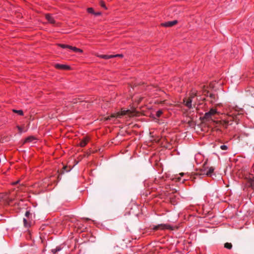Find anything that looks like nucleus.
<instances>
[{
	"instance_id": "obj_1",
	"label": "nucleus",
	"mask_w": 254,
	"mask_h": 254,
	"mask_svg": "<svg viewBox=\"0 0 254 254\" xmlns=\"http://www.w3.org/2000/svg\"><path fill=\"white\" fill-rule=\"evenodd\" d=\"M126 115H128L129 116H131L132 115V113L128 110H123L120 112H118L117 113L114 114L112 115L111 116L108 117L107 118V120H111L113 118H120L122 116Z\"/></svg>"
},
{
	"instance_id": "obj_2",
	"label": "nucleus",
	"mask_w": 254,
	"mask_h": 254,
	"mask_svg": "<svg viewBox=\"0 0 254 254\" xmlns=\"http://www.w3.org/2000/svg\"><path fill=\"white\" fill-rule=\"evenodd\" d=\"M216 114H218L217 110L214 108H211L208 112L204 114L203 119L206 121H209L212 120V117Z\"/></svg>"
},
{
	"instance_id": "obj_3",
	"label": "nucleus",
	"mask_w": 254,
	"mask_h": 254,
	"mask_svg": "<svg viewBox=\"0 0 254 254\" xmlns=\"http://www.w3.org/2000/svg\"><path fill=\"white\" fill-rule=\"evenodd\" d=\"M214 170L213 167H208L207 166V160L204 163L201 171L203 172L202 174L206 175V176H211Z\"/></svg>"
},
{
	"instance_id": "obj_4",
	"label": "nucleus",
	"mask_w": 254,
	"mask_h": 254,
	"mask_svg": "<svg viewBox=\"0 0 254 254\" xmlns=\"http://www.w3.org/2000/svg\"><path fill=\"white\" fill-rule=\"evenodd\" d=\"M153 229L154 230H166V229L172 230L173 229H172V227L169 224H159L158 225L153 226Z\"/></svg>"
},
{
	"instance_id": "obj_5",
	"label": "nucleus",
	"mask_w": 254,
	"mask_h": 254,
	"mask_svg": "<svg viewBox=\"0 0 254 254\" xmlns=\"http://www.w3.org/2000/svg\"><path fill=\"white\" fill-rule=\"evenodd\" d=\"M58 46L63 49H66V48L69 49L71 50H72L75 52H79L81 53H82L83 52V51L81 49L77 48L75 47H72V46H69L68 45L59 44Z\"/></svg>"
},
{
	"instance_id": "obj_6",
	"label": "nucleus",
	"mask_w": 254,
	"mask_h": 254,
	"mask_svg": "<svg viewBox=\"0 0 254 254\" xmlns=\"http://www.w3.org/2000/svg\"><path fill=\"white\" fill-rule=\"evenodd\" d=\"M178 22V21L176 20L171 21H167L164 23H161V25L164 27H170L174 26L176 24H177Z\"/></svg>"
},
{
	"instance_id": "obj_7",
	"label": "nucleus",
	"mask_w": 254,
	"mask_h": 254,
	"mask_svg": "<svg viewBox=\"0 0 254 254\" xmlns=\"http://www.w3.org/2000/svg\"><path fill=\"white\" fill-rule=\"evenodd\" d=\"M192 99L189 97L188 98L184 99L183 102L187 107L189 109H190L192 107Z\"/></svg>"
},
{
	"instance_id": "obj_8",
	"label": "nucleus",
	"mask_w": 254,
	"mask_h": 254,
	"mask_svg": "<svg viewBox=\"0 0 254 254\" xmlns=\"http://www.w3.org/2000/svg\"><path fill=\"white\" fill-rule=\"evenodd\" d=\"M36 142V138L33 136H30L27 137L24 143H35Z\"/></svg>"
},
{
	"instance_id": "obj_9",
	"label": "nucleus",
	"mask_w": 254,
	"mask_h": 254,
	"mask_svg": "<svg viewBox=\"0 0 254 254\" xmlns=\"http://www.w3.org/2000/svg\"><path fill=\"white\" fill-rule=\"evenodd\" d=\"M55 67L61 69H69L70 68V67L67 65L59 64H55Z\"/></svg>"
},
{
	"instance_id": "obj_10",
	"label": "nucleus",
	"mask_w": 254,
	"mask_h": 254,
	"mask_svg": "<svg viewBox=\"0 0 254 254\" xmlns=\"http://www.w3.org/2000/svg\"><path fill=\"white\" fill-rule=\"evenodd\" d=\"M46 19L49 21V23L54 24L55 20L53 16L50 14H46L45 15Z\"/></svg>"
},
{
	"instance_id": "obj_11",
	"label": "nucleus",
	"mask_w": 254,
	"mask_h": 254,
	"mask_svg": "<svg viewBox=\"0 0 254 254\" xmlns=\"http://www.w3.org/2000/svg\"><path fill=\"white\" fill-rule=\"evenodd\" d=\"M205 95L207 97H209L211 99V102H214L216 100V96L214 94L209 93V92H207Z\"/></svg>"
},
{
	"instance_id": "obj_12",
	"label": "nucleus",
	"mask_w": 254,
	"mask_h": 254,
	"mask_svg": "<svg viewBox=\"0 0 254 254\" xmlns=\"http://www.w3.org/2000/svg\"><path fill=\"white\" fill-rule=\"evenodd\" d=\"M88 141L87 137H84L80 142L79 145L81 147H84Z\"/></svg>"
},
{
	"instance_id": "obj_13",
	"label": "nucleus",
	"mask_w": 254,
	"mask_h": 254,
	"mask_svg": "<svg viewBox=\"0 0 254 254\" xmlns=\"http://www.w3.org/2000/svg\"><path fill=\"white\" fill-rule=\"evenodd\" d=\"M116 56L107 55H98V57L104 59H109L112 58H114Z\"/></svg>"
},
{
	"instance_id": "obj_14",
	"label": "nucleus",
	"mask_w": 254,
	"mask_h": 254,
	"mask_svg": "<svg viewBox=\"0 0 254 254\" xmlns=\"http://www.w3.org/2000/svg\"><path fill=\"white\" fill-rule=\"evenodd\" d=\"M12 111H13V112H14L15 113H17V114H18L20 116H23V112L21 110H18L13 109Z\"/></svg>"
},
{
	"instance_id": "obj_15",
	"label": "nucleus",
	"mask_w": 254,
	"mask_h": 254,
	"mask_svg": "<svg viewBox=\"0 0 254 254\" xmlns=\"http://www.w3.org/2000/svg\"><path fill=\"white\" fill-rule=\"evenodd\" d=\"M61 250V248L59 247H57L56 248L52 249V252L54 254L57 253L58 252H59Z\"/></svg>"
},
{
	"instance_id": "obj_16",
	"label": "nucleus",
	"mask_w": 254,
	"mask_h": 254,
	"mask_svg": "<svg viewBox=\"0 0 254 254\" xmlns=\"http://www.w3.org/2000/svg\"><path fill=\"white\" fill-rule=\"evenodd\" d=\"M196 96V92L195 90H194V91H191V92L190 94V96L189 97L192 99Z\"/></svg>"
},
{
	"instance_id": "obj_17",
	"label": "nucleus",
	"mask_w": 254,
	"mask_h": 254,
	"mask_svg": "<svg viewBox=\"0 0 254 254\" xmlns=\"http://www.w3.org/2000/svg\"><path fill=\"white\" fill-rule=\"evenodd\" d=\"M82 101L80 100V99H77L74 98L72 101H71V102L73 103V104H76L78 102H82Z\"/></svg>"
},
{
	"instance_id": "obj_18",
	"label": "nucleus",
	"mask_w": 254,
	"mask_h": 254,
	"mask_svg": "<svg viewBox=\"0 0 254 254\" xmlns=\"http://www.w3.org/2000/svg\"><path fill=\"white\" fill-rule=\"evenodd\" d=\"M224 247L226 249H231L232 247V245L231 243H226L225 244Z\"/></svg>"
},
{
	"instance_id": "obj_19",
	"label": "nucleus",
	"mask_w": 254,
	"mask_h": 254,
	"mask_svg": "<svg viewBox=\"0 0 254 254\" xmlns=\"http://www.w3.org/2000/svg\"><path fill=\"white\" fill-rule=\"evenodd\" d=\"M23 223L25 227H28L30 226L29 224L28 223L27 220L25 218H23Z\"/></svg>"
},
{
	"instance_id": "obj_20",
	"label": "nucleus",
	"mask_w": 254,
	"mask_h": 254,
	"mask_svg": "<svg viewBox=\"0 0 254 254\" xmlns=\"http://www.w3.org/2000/svg\"><path fill=\"white\" fill-rule=\"evenodd\" d=\"M162 113H163L162 111L161 110H159L157 111L156 114V116L158 118H159V117H160L161 116V115L162 114Z\"/></svg>"
},
{
	"instance_id": "obj_21",
	"label": "nucleus",
	"mask_w": 254,
	"mask_h": 254,
	"mask_svg": "<svg viewBox=\"0 0 254 254\" xmlns=\"http://www.w3.org/2000/svg\"><path fill=\"white\" fill-rule=\"evenodd\" d=\"M87 12L89 13H91L94 14V9L92 7H89L87 9Z\"/></svg>"
},
{
	"instance_id": "obj_22",
	"label": "nucleus",
	"mask_w": 254,
	"mask_h": 254,
	"mask_svg": "<svg viewBox=\"0 0 254 254\" xmlns=\"http://www.w3.org/2000/svg\"><path fill=\"white\" fill-rule=\"evenodd\" d=\"M17 128L18 129L19 132L20 133H21L23 132H25L26 131V130H23L22 127H21L17 126Z\"/></svg>"
},
{
	"instance_id": "obj_23",
	"label": "nucleus",
	"mask_w": 254,
	"mask_h": 254,
	"mask_svg": "<svg viewBox=\"0 0 254 254\" xmlns=\"http://www.w3.org/2000/svg\"><path fill=\"white\" fill-rule=\"evenodd\" d=\"M100 4L101 6H102V7L103 8H104V9H107V7L106 6L105 4V3H104V1H101L100 2Z\"/></svg>"
},
{
	"instance_id": "obj_24",
	"label": "nucleus",
	"mask_w": 254,
	"mask_h": 254,
	"mask_svg": "<svg viewBox=\"0 0 254 254\" xmlns=\"http://www.w3.org/2000/svg\"><path fill=\"white\" fill-rule=\"evenodd\" d=\"M220 148L223 150H226L228 149V146L226 145H222L220 146Z\"/></svg>"
},
{
	"instance_id": "obj_25",
	"label": "nucleus",
	"mask_w": 254,
	"mask_h": 254,
	"mask_svg": "<svg viewBox=\"0 0 254 254\" xmlns=\"http://www.w3.org/2000/svg\"><path fill=\"white\" fill-rule=\"evenodd\" d=\"M31 215V214L30 213V212H29V211H26V212H25V216L27 217V218H28L29 215Z\"/></svg>"
},
{
	"instance_id": "obj_26",
	"label": "nucleus",
	"mask_w": 254,
	"mask_h": 254,
	"mask_svg": "<svg viewBox=\"0 0 254 254\" xmlns=\"http://www.w3.org/2000/svg\"><path fill=\"white\" fill-rule=\"evenodd\" d=\"M101 14V13L100 12H94V15H95L96 16H98V15H100Z\"/></svg>"
},
{
	"instance_id": "obj_27",
	"label": "nucleus",
	"mask_w": 254,
	"mask_h": 254,
	"mask_svg": "<svg viewBox=\"0 0 254 254\" xmlns=\"http://www.w3.org/2000/svg\"><path fill=\"white\" fill-rule=\"evenodd\" d=\"M199 156H201V155H200V154H197V155H195V160H196V162L197 163H198L197 162V160H196V158H197V157H199Z\"/></svg>"
},
{
	"instance_id": "obj_28",
	"label": "nucleus",
	"mask_w": 254,
	"mask_h": 254,
	"mask_svg": "<svg viewBox=\"0 0 254 254\" xmlns=\"http://www.w3.org/2000/svg\"><path fill=\"white\" fill-rule=\"evenodd\" d=\"M112 56H116L115 57H123V55H119V54H118V55H112Z\"/></svg>"
},
{
	"instance_id": "obj_29",
	"label": "nucleus",
	"mask_w": 254,
	"mask_h": 254,
	"mask_svg": "<svg viewBox=\"0 0 254 254\" xmlns=\"http://www.w3.org/2000/svg\"><path fill=\"white\" fill-rule=\"evenodd\" d=\"M227 114L228 116H232V115H233V114H231V113H229V112H227Z\"/></svg>"
},
{
	"instance_id": "obj_30",
	"label": "nucleus",
	"mask_w": 254,
	"mask_h": 254,
	"mask_svg": "<svg viewBox=\"0 0 254 254\" xmlns=\"http://www.w3.org/2000/svg\"><path fill=\"white\" fill-rule=\"evenodd\" d=\"M18 181H17V182H14V183H13V185H15V184H17V183H18Z\"/></svg>"
},
{
	"instance_id": "obj_31",
	"label": "nucleus",
	"mask_w": 254,
	"mask_h": 254,
	"mask_svg": "<svg viewBox=\"0 0 254 254\" xmlns=\"http://www.w3.org/2000/svg\"><path fill=\"white\" fill-rule=\"evenodd\" d=\"M180 175H183V173H181Z\"/></svg>"
}]
</instances>
